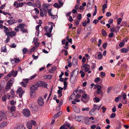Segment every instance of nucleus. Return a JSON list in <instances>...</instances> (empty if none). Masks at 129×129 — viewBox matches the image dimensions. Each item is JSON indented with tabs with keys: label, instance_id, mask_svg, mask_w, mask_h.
I'll return each instance as SVG.
<instances>
[{
	"label": "nucleus",
	"instance_id": "nucleus-34",
	"mask_svg": "<svg viewBox=\"0 0 129 129\" xmlns=\"http://www.w3.org/2000/svg\"><path fill=\"white\" fill-rule=\"evenodd\" d=\"M7 99V96L6 95H5L2 97V100L4 102L6 101Z\"/></svg>",
	"mask_w": 129,
	"mask_h": 129
},
{
	"label": "nucleus",
	"instance_id": "nucleus-21",
	"mask_svg": "<svg viewBox=\"0 0 129 129\" xmlns=\"http://www.w3.org/2000/svg\"><path fill=\"white\" fill-rule=\"evenodd\" d=\"M11 72H12V74L13 75V76L14 77H16L18 73L17 71H15L13 70H12Z\"/></svg>",
	"mask_w": 129,
	"mask_h": 129
},
{
	"label": "nucleus",
	"instance_id": "nucleus-27",
	"mask_svg": "<svg viewBox=\"0 0 129 129\" xmlns=\"http://www.w3.org/2000/svg\"><path fill=\"white\" fill-rule=\"evenodd\" d=\"M56 68V66H54V67L51 68V69L49 70V72L51 73H54Z\"/></svg>",
	"mask_w": 129,
	"mask_h": 129
},
{
	"label": "nucleus",
	"instance_id": "nucleus-13",
	"mask_svg": "<svg viewBox=\"0 0 129 129\" xmlns=\"http://www.w3.org/2000/svg\"><path fill=\"white\" fill-rule=\"evenodd\" d=\"M3 111H2L0 112V121H1L3 118H4V117L5 118H6L5 113Z\"/></svg>",
	"mask_w": 129,
	"mask_h": 129
},
{
	"label": "nucleus",
	"instance_id": "nucleus-48",
	"mask_svg": "<svg viewBox=\"0 0 129 129\" xmlns=\"http://www.w3.org/2000/svg\"><path fill=\"white\" fill-rule=\"evenodd\" d=\"M102 43V40L101 39L99 40L98 43V46L99 47H100L101 46V44Z\"/></svg>",
	"mask_w": 129,
	"mask_h": 129
},
{
	"label": "nucleus",
	"instance_id": "nucleus-44",
	"mask_svg": "<svg viewBox=\"0 0 129 129\" xmlns=\"http://www.w3.org/2000/svg\"><path fill=\"white\" fill-rule=\"evenodd\" d=\"M40 15L42 17H43L44 16V14L43 13V11L41 8L40 9Z\"/></svg>",
	"mask_w": 129,
	"mask_h": 129
},
{
	"label": "nucleus",
	"instance_id": "nucleus-7",
	"mask_svg": "<svg viewBox=\"0 0 129 129\" xmlns=\"http://www.w3.org/2000/svg\"><path fill=\"white\" fill-rule=\"evenodd\" d=\"M46 83H44L42 81H39L37 82V84L36 85V86L39 87L40 86H43L45 87L46 86Z\"/></svg>",
	"mask_w": 129,
	"mask_h": 129
},
{
	"label": "nucleus",
	"instance_id": "nucleus-38",
	"mask_svg": "<svg viewBox=\"0 0 129 129\" xmlns=\"http://www.w3.org/2000/svg\"><path fill=\"white\" fill-rule=\"evenodd\" d=\"M112 87L111 86H110L109 87L107 88V92L108 93H109L111 91L112 88Z\"/></svg>",
	"mask_w": 129,
	"mask_h": 129
},
{
	"label": "nucleus",
	"instance_id": "nucleus-47",
	"mask_svg": "<svg viewBox=\"0 0 129 129\" xmlns=\"http://www.w3.org/2000/svg\"><path fill=\"white\" fill-rule=\"evenodd\" d=\"M95 101L96 102H100V100L99 98L97 97H95L94 98Z\"/></svg>",
	"mask_w": 129,
	"mask_h": 129
},
{
	"label": "nucleus",
	"instance_id": "nucleus-5",
	"mask_svg": "<svg viewBox=\"0 0 129 129\" xmlns=\"http://www.w3.org/2000/svg\"><path fill=\"white\" fill-rule=\"evenodd\" d=\"M29 108L32 111L36 112L38 110V107L34 105H30L29 106Z\"/></svg>",
	"mask_w": 129,
	"mask_h": 129
},
{
	"label": "nucleus",
	"instance_id": "nucleus-22",
	"mask_svg": "<svg viewBox=\"0 0 129 129\" xmlns=\"http://www.w3.org/2000/svg\"><path fill=\"white\" fill-rule=\"evenodd\" d=\"M14 80V79L13 78H12L7 83H8L10 85V86H11L12 85V84H13Z\"/></svg>",
	"mask_w": 129,
	"mask_h": 129
},
{
	"label": "nucleus",
	"instance_id": "nucleus-2",
	"mask_svg": "<svg viewBox=\"0 0 129 129\" xmlns=\"http://www.w3.org/2000/svg\"><path fill=\"white\" fill-rule=\"evenodd\" d=\"M30 91V94L31 98L34 97L35 95V91L38 89V87L36 86V85H33L31 87Z\"/></svg>",
	"mask_w": 129,
	"mask_h": 129
},
{
	"label": "nucleus",
	"instance_id": "nucleus-17",
	"mask_svg": "<svg viewBox=\"0 0 129 129\" xmlns=\"http://www.w3.org/2000/svg\"><path fill=\"white\" fill-rule=\"evenodd\" d=\"M72 107L73 108V110L75 112L77 113H79L80 112V109L78 108L75 105H73Z\"/></svg>",
	"mask_w": 129,
	"mask_h": 129
},
{
	"label": "nucleus",
	"instance_id": "nucleus-42",
	"mask_svg": "<svg viewBox=\"0 0 129 129\" xmlns=\"http://www.w3.org/2000/svg\"><path fill=\"white\" fill-rule=\"evenodd\" d=\"M16 101H14L13 100H12L10 102V104L11 105H15L16 104Z\"/></svg>",
	"mask_w": 129,
	"mask_h": 129
},
{
	"label": "nucleus",
	"instance_id": "nucleus-10",
	"mask_svg": "<svg viewBox=\"0 0 129 129\" xmlns=\"http://www.w3.org/2000/svg\"><path fill=\"white\" fill-rule=\"evenodd\" d=\"M94 87L96 88L97 90H96L97 93L98 94H100L102 92V91L101 90V85L98 84L95 85Z\"/></svg>",
	"mask_w": 129,
	"mask_h": 129
},
{
	"label": "nucleus",
	"instance_id": "nucleus-9",
	"mask_svg": "<svg viewBox=\"0 0 129 129\" xmlns=\"http://www.w3.org/2000/svg\"><path fill=\"white\" fill-rule=\"evenodd\" d=\"M5 33L6 35L9 37H13L16 34V32L13 31L11 32L6 31Z\"/></svg>",
	"mask_w": 129,
	"mask_h": 129
},
{
	"label": "nucleus",
	"instance_id": "nucleus-50",
	"mask_svg": "<svg viewBox=\"0 0 129 129\" xmlns=\"http://www.w3.org/2000/svg\"><path fill=\"white\" fill-rule=\"evenodd\" d=\"M89 107H87L86 108H82V110L84 111L85 110L87 111H89Z\"/></svg>",
	"mask_w": 129,
	"mask_h": 129
},
{
	"label": "nucleus",
	"instance_id": "nucleus-61",
	"mask_svg": "<svg viewBox=\"0 0 129 129\" xmlns=\"http://www.w3.org/2000/svg\"><path fill=\"white\" fill-rule=\"evenodd\" d=\"M122 96L123 97V99H125L126 98V94L125 93L122 92Z\"/></svg>",
	"mask_w": 129,
	"mask_h": 129
},
{
	"label": "nucleus",
	"instance_id": "nucleus-60",
	"mask_svg": "<svg viewBox=\"0 0 129 129\" xmlns=\"http://www.w3.org/2000/svg\"><path fill=\"white\" fill-rule=\"evenodd\" d=\"M120 99V98L119 96H118L115 99V101L116 102H118L119 100V99Z\"/></svg>",
	"mask_w": 129,
	"mask_h": 129
},
{
	"label": "nucleus",
	"instance_id": "nucleus-57",
	"mask_svg": "<svg viewBox=\"0 0 129 129\" xmlns=\"http://www.w3.org/2000/svg\"><path fill=\"white\" fill-rule=\"evenodd\" d=\"M103 57L102 55L101 54H99L98 55V57L99 59H101Z\"/></svg>",
	"mask_w": 129,
	"mask_h": 129
},
{
	"label": "nucleus",
	"instance_id": "nucleus-43",
	"mask_svg": "<svg viewBox=\"0 0 129 129\" xmlns=\"http://www.w3.org/2000/svg\"><path fill=\"white\" fill-rule=\"evenodd\" d=\"M14 59L15 60V63H18L20 61V60H19V58H14Z\"/></svg>",
	"mask_w": 129,
	"mask_h": 129
},
{
	"label": "nucleus",
	"instance_id": "nucleus-28",
	"mask_svg": "<svg viewBox=\"0 0 129 129\" xmlns=\"http://www.w3.org/2000/svg\"><path fill=\"white\" fill-rule=\"evenodd\" d=\"M58 88L59 89V90H58L57 93L58 94L62 93V90L63 89V88H61L59 86L58 87Z\"/></svg>",
	"mask_w": 129,
	"mask_h": 129
},
{
	"label": "nucleus",
	"instance_id": "nucleus-63",
	"mask_svg": "<svg viewBox=\"0 0 129 129\" xmlns=\"http://www.w3.org/2000/svg\"><path fill=\"white\" fill-rule=\"evenodd\" d=\"M20 83L24 87H26L27 86L26 84L24 83V82H21Z\"/></svg>",
	"mask_w": 129,
	"mask_h": 129
},
{
	"label": "nucleus",
	"instance_id": "nucleus-33",
	"mask_svg": "<svg viewBox=\"0 0 129 129\" xmlns=\"http://www.w3.org/2000/svg\"><path fill=\"white\" fill-rule=\"evenodd\" d=\"M23 5V3H20L17 4L16 6V8H18L19 7H22Z\"/></svg>",
	"mask_w": 129,
	"mask_h": 129
},
{
	"label": "nucleus",
	"instance_id": "nucleus-32",
	"mask_svg": "<svg viewBox=\"0 0 129 129\" xmlns=\"http://www.w3.org/2000/svg\"><path fill=\"white\" fill-rule=\"evenodd\" d=\"M53 6L57 8H59L61 7V6L58 3H55L54 4Z\"/></svg>",
	"mask_w": 129,
	"mask_h": 129
},
{
	"label": "nucleus",
	"instance_id": "nucleus-45",
	"mask_svg": "<svg viewBox=\"0 0 129 129\" xmlns=\"http://www.w3.org/2000/svg\"><path fill=\"white\" fill-rule=\"evenodd\" d=\"M30 122H31L32 125L33 124L34 125H36L37 124L36 122L35 121L31 120Z\"/></svg>",
	"mask_w": 129,
	"mask_h": 129
},
{
	"label": "nucleus",
	"instance_id": "nucleus-36",
	"mask_svg": "<svg viewBox=\"0 0 129 129\" xmlns=\"http://www.w3.org/2000/svg\"><path fill=\"white\" fill-rule=\"evenodd\" d=\"M16 108L15 106H12L10 108V111L11 112H13L15 111Z\"/></svg>",
	"mask_w": 129,
	"mask_h": 129
},
{
	"label": "nucleus",
	"instance_id": "nucleus-6",
	"mask_svg": "<svg viewBox=\"0 0 129 129\" xmlns=\"http://www.w3.org/2000/svg\"><path fill=\"white\" fill-rule=\"evenodd\" d=\"M93 106L94 107L92 109H91L89 112V113L90 114H92V113L94 112V110H96L97 109L98 110H99L101 106H100L98 107L95 104H94Z\"/></svg>",
	"mask_w": 129,
	"mask_h": 129
},
{
	"label": "nucleus",
	"instance_id": "nucleus-62",
	"mask_svg": "<svg viewBox=\"0 0 129 129\" xmlns=\"http://www.w3.org/2000/svg\"><path fill=\"white\" fill-rule=\"evenodd\" d=\"M7 123L6 122H4L1 123V125L2 126H6L7 125Z\"/></svg>",
	"mask_w": 129,
	"mask_h": 129
},
{
	"label": "nucleus",
	"instance_id": "nucleus-64",
	"mask_svg": "<svg viewBox=\"0 0 129 129\" xmlns=\"http://www.w3.org/2000/svg\"><path fill=\"white\" fill-rule=\"evenodd\" d=\"M102 112L104 113L105 112V111L106 110V108L104 107H102Z\"/></svg>",
	"mask_w": 129,
	"mask_h": 129
},
{
	"label": "nucleus",
	"instance_id": "nucleus-41",
	"mask_svg": "<svg viewBox=\"0 0 129 129\" xmlns=\"http://www.w3.org/2000/svg\"><path fill=\"white\" fill-rule=\"evenodd\" d=\"M51 9H49L48 10V12L49 15L54 17V15H53L51 13Z\"/></svg>",
	"mask_w": 129,
	"mask_h": 129
},
{
	"label": "nucleus",
	"instance_id": "nucleus-37",
	"mask_svg": "<svg viewBox=\"0 0 129 129\" xmlns=\"http://www.w3.org/2000/svg\"><path fill=\"white\" fill-rule=\"evenodd\" d=\"M22 51L24 54H25L28 51V50L26 48H24L22 49Z\"/></svg>",
	"mask_w": 129,
	"mask_h": 129
},
{
	"label": "nucleus",
	"instance_id": "nucleus-52",
	"mask_svg": "<svg viewBox=\"0 0 129 129\" xmlns=\"http://www.w3.org/2000/svg\"><path fill=\"white\" fill-rule=\"evenodd\" d=\"M77 17L78 20H81L82 17L81 15L80 14H78L77 16Z\"/></svg>",
	"mask_w": 129,
	"mask_h": 129
},
{
	"label": "nucleus",
	"instance_id": "nucleus-15",
	"mask_svg": "<svg viewBox=\"0 0 129 129\" xmlns=\"http://www.w3.org/2000/svg\"><path fill=\"white\" fill-rule=\"evenodd\" d=\"M74 78L73 77V75L72 74L70 75V81L71 83L74 84L76 82V78L75 77Z\"/></svg>",
	"mask_w": 129,
	"mask_h": 129
},
{
	"label": "nucleus",
	"instance_id": "nucleus-18",
	"mask_svg": "<svg viewBox=\"0 0 129 129\" xmlns=\"http://www.w3.org/2000/svg\"><path fill=\"white\" fill-rule=\"evenodd\" d=\"M121 53H126L129 50V47H128L127 48H123L121 50Z\"/></svg>",
	"mask_w": 129,
	"mask_h": 129
},
{
	"label": "nucleus",
	"instance_id": "nucleus-16",
	"mask_svg": "<svg viewBox=\"0 0 129 129\" xmlns=\"http://www.w3.org/2000/svg\"><path fill=\"white\" fill-rule=\"evenodd\" d=\"M84 120L85 124L87 125L89 124L91 122V121L90 120V119L88 117L84 118Z\"/></svg>",
	"mask_w": 129,
	"mask_h": 129
},
{
	"label": "nucleus",
	"instance_id": "nucleus-51",
	"mask_svg": "<svg viewBox=\"0 0 129 129\" xmlns=\"http://www.w3.org/2000/svg\"><path fill=\"white\" fill-rule=\"evenodd\" d=\"M122 19L121 18H119L117 20V23L118 24H120V23Z\"/></svg>",
	"mask_w": 129,
	"mask_h": 129
},
{
	"label": "nucleus",
	"instance_id": "nucleus-11",
	"mask_svg": "<svg viewBox=\"0 0 129 129\" xmlns=\"http://www.w3.org/2000/svg\"><path fill=\"white\" fill-rule=\"evenodd\" d=\"M16 92L19 93V96L21 98L22 94L24 93V92L22 90V88L21 87H19L17 91Z\"/></svg>",
	"mask_w": 129,
	"mask_h": 129
},
{
	"label": "nucleus",
	"instance_id": "nucleus-40",
	"mask_svg": "<svg viewBox=\"0 0 129 129\" xmlns=\"http://www.w3.org/2000/svg\"><path fill=\"white\" fill-rule=\"evenodd\" d=\"M101 76L102 78H103L106 76L105 74V72H101Z\"/></svg>",
	"mask_w": 129,
	"mask_h": 129
},
{
	"label": "nucleus",
	"instance_id": "nucleus-20",
	"mask_svg": "<svg viewBox=\"0 0 129 129\" xmlns=\"http://www.w3.org/2000/svg\"><path fill=\"white\" fill-rule=\"evenodd\" d=\"M36 6L38 8H41V5L40 2L38 0H37L36 4Z\"/></svg>",
	"mask_w": 129,
	"mask_h": 129
},
{
	"label": "nucleus",
	"instance_id": "nucleus-49",
	"mask_svg": "<svg viewBox=\"0 0 129 129\" xmlns=\"http://www.w3.org/2000/svg\"><path fill=\"white\" fill-rule=\"evenodd\" d=\"M112 110L113 112H115L116 111V108L115 106H114L112 108Z\"/></svg>",
	"mask_w": 129,
	"mask_h": 129
},
{
	"label": "nucleus",
	"instance_id": "nucleus-23",
	"mask_svg": "<svg viewBox=\"0 0 129 129\" xmlns=\"http://www.w3.org/2000/svg\"><path fill=\"white\" fill-rule=\"evenodd\" d=\"M83 118V117L82 116H78L76 117V119L78 121L81 122L82 121V119Z\"/></svg>",
	"mask_w": 129,
	"mask_h": 129
},
{
	"label": "nucleus",
	"instance_id": "nucleus-55",
	"mask_svg": "<svg viewBox=\"0 0 129 129\" xmlns=\"http://www.w3.org/2000/svg\"><path fill=\"white\" fill-rule=\"evenodd\" d=\"M49 32L45 34V35L47 36L48 37H50L51 36V34Z\"/></svg>",
	"mask_w": 129,
	"mask_h": 129
},
{
	"label": "nucleus",
	"instance_id": "nucleus-39",
	"mask_svg": "<svg viewBox=\"0 0 129 129\" xmlns=\"http://www.w3.org/2000/svg\"><path fill=\"white\" fill-rule=\"evenodd\" d=\"M46 6H45V7H43V12L44 13H45V12H47V10L48 9V8H47L46 7Z\"/></svg>",
	"mask_w": 129,
	"mask_h": 129
},
{
	"label": "nucleus",
	"instance_id": "nucleus-3",
	"mask_svg": "<svg viewBox=\"0 0 129 129\" xmlns=\"http://www.w3.org/2000/svg\"><path fill=\"white\" fill-rule=\"evenodd\" d=\"M54 25V24L52 23H51V25L50 27L48 26L44 27V29L45 31H46L47 33H51Z\"/></svg>",
	"mask_w": 129,
	"mask_h": 129
},
{
	"label": "nucleus",
	"instance_id": "nucleus-14",
	"mask_svg": "<svg viewBox=\"0 0 129 129\" xmlns=\"http://www.w3.org/2000/svg\"><path fill=\"white\" fill-rule=\"evenodd\" d=\"M12 73V72L11 71L10 73L8 74L5 77V80H8L9 78H11L12 76H13Z\"/></svg>",
	"mask_w": 129,
	"mask_h": 129
},
{
	"label": "nucleus",
	"instance_id": "nucleus-31",
	"mask_svg": "<svg viewBox=\"0 0 129 129\" xmlns=\"http://www.w3.org/2000/svg\"><path fill=\"white\" fill-rule=\"evenodd\" d=\"M41 26V25H37L36 27V29L37 31L38 35L37 36H39V27L40 26Z\"/></svg>",
	"mask_w": 129,
	"mask_h": 129
},
{
	"label": "nucleus",
	"instance_id": "nucleus-46",
	"mask_svg": "<svg viewBox=\"0 0 129 129\" xmlns=\"http://www.w3.org/2000/svg\"><path fill=\"white\" fill-rule=\"evenodd\" d=\"M5 29V30H4V31H9V29L7 27H6L5 26H4L3 27Z\"/></svg>",
	"mask_w": 129,
	"mask_h": 129
},
{
	"label": "nucleus",
	"instance_id": "nucleus-12",
	"mask_svg": "<svg viewBox=\"0 0 129 129\" xmlns=\"http://www.w3.org/2000/svg\"><path fill=\"white\" fill-rule=\"evenodd\" d=\"M78 70H74L72 72L70 73V75L72 74L74 76V77L76 78L78 74Z\"/></svg>",
	"mask_w": 129,
	"mask_h": 129
},
{
	"label": "nucleus",
	"instance_id": "nucleus-53",
	"mask_svg": "<svg viewBox=\"0 0 129 129\" xmlns=\"http://www.w3.org/2000/svg\"><path fill=\"white\" fill-rule=\"evenodd\" d=\"M111 13L110 12H107L106 14V16L108 17H109L111 15Z\"/></svg>",
	"mask_w": 129,
	"mask_h": 129
},
{
	"label": "nucleus",
	"instance_id": "nucleus-8",
	"mask_svg": "<svg viewBox=\"0 0 129 129\" xmlns=\"http://www.w3.org/2000/svg\"><path fill=\"white\" fill-rule=\"evenodd\" d=\"M38 104L40 106H42L43 105L44 103L43 99L42 97L40 96L38 100Z\"/></svg>",
	"mask_w": 129,
	"mask_h": 129
},
{
	"label": "nucleus",
	"instance_id": "nucleus-19",
	"mask_svg": "<svg viewBox=\"0 0 129 129\" xmlns=\"http://www.w3.org/2000/svg\"><path fill=\"white\" fill-rule=\"evenodd\" d=\"M26 126L27 128L29 129H31L32 127V125L31 122H28L26 124Z\"/></svg>",
	"mask_w": 129,
	"mask_h": 129
},
{
	"label": "nucleus",
	"instance_id": "nucleus-59",
	"mask_svg": "<svg viewBox=\"0 0 129 129\" xmlns=\"http://www.w3.org/2000/svg\"><path fill=\"white\" fill-rule=\"evenodd\" d=\"M116 115V114L115 113H112L110 116V117L111 118H113L115 117Z\"/></svg>",
	"mask_w": 129,
	"mask_h": 129
},
{
	"label": "nucleus",
	"instance_id": "nucleus-35",
	"mask_svg": "<svg viewBox=\"0 0 129 129\" xmlns=\"http://www.w3.org/2000/svg\"><path fill=\"white\" fill-rule=\"evenodd\" d=\"M1 51L2 52H6V49L5 46L3 47L1 49Z\"/></svg>",
	"mask_w": 129,
	"mask_h": 129
},
{
	"label": "nucleus",
	"instance_id": "nucleus-30",
	"mask_svg": "<svg viewBox=\"0 0 129 129\" xmlns=\"http://www.w3.org/2000/svg\"><path fill=\"white\" fill-rule=\"evenodd\" d=\"M102 33L103 36L104 37H105L107 36V34L106 32L104 29H103L102 30Z\"/></svg>",
	"mask_w": 129,
	"mask_h": 129
},
{
	"label": "nucleus",
	"instance_id": "nucleus-25",
	"mask_svg": "<svg viewBox=\"0 0 129 129\" xmlns=\"http://www.w3.org/2000/svg\"><path fill=\"white\" fill-rule=\"evenodd\" d=\"M7 22L10 24H12L15 23V20H8Z\"/></svg>",
	"mask_w": 129,
	"mask_h": 129
},
{
	"label": "nucleus",
	"instance_id": "nucleus-58",
	"mask_svg": "<svg viewBox=\"0 0 129 129\" xmlns=\"http://www.w3.org/2000/svg\"><path fill=\"white\" fill-rule=\"evenodd\" d=\"M82 97L84 99H86L87 98V94L86 93H84L82 95Z\"/></svg>",
	"mask_w": 129,
	"mask_h": 129
},
{
	"label": "nucleus",
	"instance_id": "nucleus-1",
	"mask_svg": "<svg viewBox=\"0 0 129 129\" xmlns=\"http://www.w3.org/2000/svg\"><path fill=\"white\" fill-rule=\"evenodd\" d=\"M25 24L20 23L19 24L17 27L20 29V31L22 33H27L28 32V30L25 28Z\"/></svg>",
	"mask_w": 129,
	"mask_h": 129
},
{
	"label": "nucleus",
	"instance_id": "nucleus-26",
	"mask_svg": "<svg viewBox=\"0 0 129 129\" xmlns=\"http://www.w3.org/2000/svg\"><path fill=\"white\" fill-rule=\"evenodd\" d=\"M14 129H25L24 127L21 125H19L15 128Z\"/></svg>",
	"mask_w": 129,
	"mask_h": 129
},
{
	"label": "nucleus",
	"instance_id": "nucleus-29",
	"mask_svg": "<svg viewBox=\"0 0 129 129\" xmlns=\"http://www.w3.org/2000/svg\"><path fill=\"white\" fill-rule=\"evenodd\" d=\"M11 86H10L9 84L7 83L5 87V89L8 90L10 88Z\"/></svg>",
	"mask_w": 129,
	"mask_h": 129
},
{
	"label": "nucleus",
	"instance_id": "nucleus-54",
	"mask_svg": "<svg viewBox=\"0 0 129 129\" xmlns=\"http://www.w3.org/2000/svg\"><path fill=\"white\" fill-rule=\"evenodd\" d=\"M124 43L123 42H121L119 44V46L120 47H122L124 46Z\"/></svg>",
	"mask_w": 129,
	"mask_h": 129
},
{
	"label": "nucleus",
	"instance_id": "nucleus-24",
	"mask_svg": "<svg viewBox=\"0 0 129 129\" xmlns=\"http://www.w3.org/2000/svg\"><path fill=\"white\" fill-rule=\"evenodd\" d=\"M77 60L76 59H74L73 61V66H76L77 65Z\"/></svg>",
	"mask_w": 129,
	"mask_h": 129
},
{
	"label": "nucleus",
	"instance_id": "nucleus-4",
	"mask_svg": "<svg viewBox=\"0 0 129 129\" xmlns=\"http://www.w3.org/2000/svg\"><path fill=\"white\" fill-rule=\"evenodd\" d=\"M22 113L24 116L27 117H29L30 114L29 111L26 109H24L23 110Z\"/></svg>",
	"mask_w": 129,
	"mask_h": 129
},
{
	"label": "nucleus",
	"instance_id": "nucleus-56",
	"mask_svg": "<svg viewBox=\"0 0 129 129\" xmlns=\"http://www.w3.org/2000/svg\"><path fill=\"white\" fill-rule=\"evenodd\" d=\"M34 10L36 11L35 13L36 14H39V10L37 8L34 9Z\"/></svg>",
	"mask_w": 129,
	"mask_h": 129
}]
</instances>
